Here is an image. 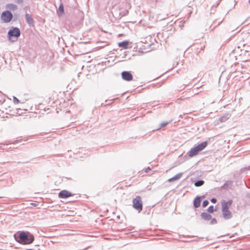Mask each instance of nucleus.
<instances>
[{"mask_svg":"<svg viewBox=\"0 0 250 250\" xmlns=\"http://www.w3.org/2000/svg\"><path fill=\"white\" fill-rule=\"evenodd\" d=\"M6 8L10 10L15 11L17 9V6L15 4L10 3L6 5Z\"/></svg>","mask_w":250,"mask_h":250,"instance_id":"obj_16","label":"nucleus"},{"mask_svg":"<svg viewBox=\"0 0 250 250\" xmlns=\"http://www.w3.org/2000/svg\"><path fill=\"white\" fill-rule=\"evenodd\" d=\"M4 101V95L0 93V104L2 103Z\"/></svg>","mask_w":250,"mask_h":250,"instance_id":"obj_19","label":"nucleus"},{"mask_svg":"<svg viewBox=\"0 0 250 250\" xmlns=\"http://www.w3.org/2000/svg\"><path fill=\"white\" fill-rule=\"evenodd\" d=\"M64 13V8L63 4L62 3L59 6L58 9V14L59 16H62Z\"/></svg>","mask_w":250,"mask_h":250,"instance_id":"obj_15","label":"nucleus"},{"mask_svg":"<svg viewBox=\"0 0 250 250\" xmlns=\"http://www.w3.org/2000/svg\"><path fill=\"white\" fill-rule=\"evenodd\" d=\"M133 207L138 211L139 212L143 209V203L140 196H136L132 201Z\"/></svg>","mask_w":250,"mask_h":250,"instance_id":"obj_4","label":"nucleus"},{"mask_svg":"<svg viewBox=\"0 0 250 250\" xmlns=\"http://www.w3.org/2000/svg\"><path fill=\"white\" fill-rule=\"evenodd\" d=\"M232 202V200H230L227 202L223 201L221 202L222 211L223 217L226 219H230L232 217L231 212L229 211V208L231 206Z\"/></svg>","mask_w":250,"mask_h":250,"instance_id":"obj_2","label":"nucleus"},{"mask_svg":"<svg viewBox=\"0 0 250 250\" xmlns=\"http://www.w3.org/2000/svg\"><path fill=\"white\" fill-rule=\"evenodd\" d=\"M72 196V194L66 190H62L59 193V197L61 198H66Z\"/></svg>","mask_w":250,"mask_h":250,"instance_id":"obj_7","label":"nucleus"},{"mask_svg":"<svg viewBox=\"0 0 250 250\" xmlns=\"http://www.w3.org/2000/svg\"><path fill=\"white\" fill-rule=\"evenodd\" d=\"M208 211L209 213H212L214 211V208L213 206H209L208 208Z\"/></svg>","mask_w":250,"mask_h":250,"instance_id":"obj_18","label":"nucleus"},{"mask_svg":"<svg viewBox=\"0 0 250 250\" xmlns=\"http://www.w3.org/2000/svg\"><path fill=\"white\" fill-rule=\"evenodd\" d=\"M182 176V173H180L174 176V177L169 179L168 181L169 182H172L173 181L177 180L179 179Z\"/></svg>","mask_w":250,"mask_h":250,"instance_id":"obj_13","label":"nucleus"},{"mask_svg":"<svg viewBox=\"0 0 250 250\" xmlns=\"http://www.w3.org/2000/svg\"><path fill=\"white\" fill-rule=\"evenodd\" d=\"M199 151L196 147H194L191 148L190 151L188 152V156L190 157H192L196 155H197L199 153Z\"/></svg>","mask_w":250,"mask_h":250,"instance_id":"obj_8","label":"nucleus"},{"mask_svg":"<svg viewBox=\"0 0 250 250\" xmlns=\"http://www.w3.org/2000/svg\"><path fill=\"white\" fill-rule=\"evenodd\" d=\"M208 204V200H205L203 203V207L204 208L207 207Z\"/></svg>","mask_w":250,"mask_h":250,"instance_id":"obj_21","label":"nucleus"},{"mask_svg":"<svg viewBox=\"0 0 250 250\" xmlns=\"http://www.w3.org/2000/svg\"><path fill=\"white\" fill-rule=\"evenodd\" d=\"M208 145L207 142H204L197 146L196 147L200 152L203 150Z\"/></svg>","mask_w":250,"mask_h":250,"instance_id":"obj_9","label":"nucleus"},{"mask_svg":"<svg viewBox=\"0 0 250 250\" xmlns=\"http://www.w3.org/2000/svg\"><path fill=\"white\" fill-rule=\"evenodd\" d=\"M13 18L12 14L9 11L3 12L1 15V19L4 22H9Z\"/></svg>","mask_w":250,"mask_h":250,"instance_id":"obj_5","label":"nucleus"},{"mask_svg":"<svg viewBox=\"0 0 250 250\" xmlns=\"http://www.w3.org/2000/svg\"><path fill=\"white\" fill-rule=\"evenodd\" d=\"M14 237L18 242L23 245L31 244L34 240V236L29 232H17Z\"/></svg>","mask_w":250,"mask_h":250,"instance_id":"obj_1","label":"nucleus"},{"mask_svg":"<svg viewBox=\"0 0 250 250\" xmlns=\"http://www.w3.org/2000/svg\"><path fill=\"white\" fill-rule=\"evenodd\" d=\"M105 43H106V44H105L106 46L109 45V43H108L107 42H105Z\"/></svg>","mask_w":250,"mask_h":250,"instance_id":"obj_27","label":"nucleus"},{"mask_svg":"<svg viewBox=\"0 0 250 250\" xmlns=\"http://www.w3.org/2000/svg\"><path fill=\"white\" fill-rule=\"evenodd\" d=\"M14 102L16 104H18L19 103V100L16 97H14Z\"/></svg>","mask_w":250,"mask_h":250,"instance_id":"obj_24","label":"nucleus"},{"mask_svg":"<svg viewBox=\"0 0 250 250\" xmlns=\"http://www.w3.org/2000/svg\"><path fill=\"white\" fill-rule=\"evenodd\" d=\"M168 124V122H164L161 124V127H164Z\"/></svg>","mask_w":250,"mask_h":250,"instance_id":"obj_22","label":"nucleus"},{"mask_svg":"<svg viewBox=\"0 0 250 250\" xmlns=\"http://www.w3.org/2000/svg\"><path fill=\"white\" fill-rule=\"evenodd\" d=\"M129 42L127 41H125L121 42L118 43V46L124 49H126L128 48Z\"/></svg>","mask_w":250,"mask_h":250,"instance_id":"obj_10","label":"nucleus"},{"mask_svg":"<svg viewBox=\"0 0 250 250\" xmlns=\"http://www.w3.org/2000/svg\"><path fill=\"white\" fill-rule=\"evenodd\" d=\"M31 204L32 206H35V207H36V206H37L38 205L37 204H36V203H31Z\"/></svg>","mask_w":250,"mask_h":250,"instance_id":"obj_26","label":"nucleus"},{"mask_svg":"<svg viewBox=\"0 0 250 250\" xmlns=\"http://www.w3.org/2000/svg\"><path fill=\"white\" fill-rule=\"evenodd\" d=\"M216 199L215 198H212L211 199V202L212 203H216Z\"/></svg>","mask_w":250,"mask_h":250,"instance_id":"obj_25","label":"nucleus"},{"mask_svg":"<svg viewBox=\"0 0 250 250\" xmlns=\"http://www.w3.org/2000/svg\"><path fill=\"white\" fill-rule=\"evenodd\" d=\"M53 97H54L53 96V94H52V96L51 97H50L49 98V102H48L49 103L50 102L51 99H52V103L50 104V106H52V104H54L55 102V100H54Z\"/></svg>","mask_w":250,"mask_h":250,"instance_id":"obj_20","label":"nucleus"},{"mask_svg":"<svg viewBox=\"0 0 250 250\" xmlns=\"http://www.w3.org/2000/svg\"><path fill=\"white\" fill-rule=\"evenodd\" d=\"M201 216L202 219L206 220H209L211 218V216L207 212L202 213Z\"/></svg>","mask_w":250,"mask_h":250,"instance_id":"obj_14","label":"nucleus"},{"mask_svg":"<svg viewBox=\"0 0 250 250\" xmlns=\"http://www.w3.org/2000/svg\"><path fill=\"white\" fill-rule=\"evenodd\" d=\"M26 21L29 24H32L34 23V20L32 18V16L30 14H26L25 15Z\"/></svg>","mask_w":250,"mask_h":250,"instance_id":"obj_12","label":"nucleus"},{"mask_svg":"<svg viewBox=\"0 0 250 250\" xmlns=\"http://www.w3.org/2000/svg\"><path fill=\"white\" fill-rule=\"evenodd\" d=\"M201 202V197H196L194 199V202H193L194 207L195 208H198L200 206Z\"/></svg>","mask_w":250,"mask_h":250,"instance_id":"obj_11","label":"nucleus"},{"mask_svg":"<svg viewBox=\"0 0 250 250\" xmlns=\"http://www.w3.org/2000/svg\"><path fill=\"white\" fill-rule=\"evenodd\" d=\"M216 222H217V220L215 218L212 219L210 222L211 224H215V223H216Z\"/></svg>","mask_w":250,"mask_h":250,"instance_id":"obj_23","label":"nucleus"},{"mask_svg":"<svg viewBox=\"0 0 250 250\" xmlns=\"http://www.w3.org/2000/svg\"><path fill=\"white\" fill-rule=\"evenodd\" d=\"M20 30L18 28L14 27L11 28L8 33V37L11 42H15L17 40L18 38L20 36Z\"/></svg>","mask_w":250,"mask_h":250,"instance_id":"obj_3","label":"nucleus"},{"mask_svg":"<svg viewBox=\"0 0 250 250\" xmlns=\"http://www.w3.org/2000/svg\"><path fill=\"white\" fill-rule=\"evenodd\" d=\"M122 77L124 80L126 81H130L133 80L132 75L128 71H123L122 73Z\"/></svg>","mask_w":250,"mask_h":250,"instance_id":"obj_6","label":"nucleus"},{"mask_svg":"<svg viewBox=\"0 0 250 250\" xmlns=\"http://www.w3.org/2000/svg\"><path fill=\"white\" fill-rule=\"evenodd\" d=\"M204 184V181L203 180L198 181L194 183L196 187H200Z\"/></svg>","mask_w":250,"mask_h":250,"instance_id":"obj_17","label":"nucleus"}]
</instances>
